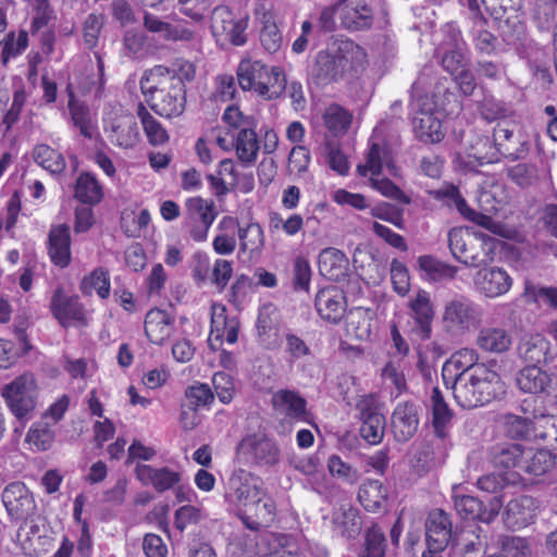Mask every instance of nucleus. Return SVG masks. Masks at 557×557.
Returning <instances> with one entry per match:
<instances>
[{"label":"nucleus","instance_id":"37998d69","mask_svg":"<svg viewBox=\"0 0 557 557\" xmlns=\"http://www.w3.org/2000/svg\"><path fill=\"white\" fill-rule=\"evenodd\" d=\"M259 143L257 134L250 126L240 128L236 139V154L239 161L246 165L252 164L258 156Z\"/></svg>","mask_w":557,"mask_h":557},{"label":"nucleus","instance_id":"5701e85b","mask_svg":"<svg viewBox=\"0 0 557 557\" xmlns=\"http://www.w3.org/2000/svg\"><path fill=\"white\" fill-rule=\"evenodd\" d=\"M499 160L494 140L488 136H479L469 146L465 157L459 156L460 166L467 171H475L478 166L497 162Z\"/></svg>","mask_w":557,"mask_h":557},{"label":"nucleus","instance_id":"5fc2aeb1","mask_svg":"<svg viewBox=\"0 0 557 557\" xmlns=\"http://www.w3.org/2000/svg\"><path fill=\"white\" fill-rule=\"evenodd\" d=\"M224 311L223 308L220 314L212 315V332H216V337L224 335L228 344H234L238 338L240 323L236 317L228 318L224 315Z\"/></svg>","mask_w":557,"mask_h":557},{"label":"nucleus","instance_id":"c9c22d12","mask_svg":"<svg viewBox=\"0 0 557 557\" xmlns=\"http://www.w3.org/2000/svg\"><path fill=\"white\" fill-rule=\"evenodd\" d=\"M554 465L555 458L549 450L525 446L519 469L531 475L540 476L548 472Z\"/></svg>","mask_w":557,"mask_h":557},{"label":"nucleus","instance_id":"4c0bfd02","mask_svg":"<svg viewBox=\"0 0 557 557\" xmlns=\"http://www.w3.org/2000/svg\"><path fill=\"white\" fill-rule=\"evenodd\" d=\"M430 407L432 411V425L435 435L443 440L446 437V428L453 418V411L449 409L443 393L435 386L430 396Z\"/></svg>","mask_w":557,"mask_h":557},{"label":"nucleus","instance_id":"1a4fd4ad","mask_svg":"<svg viewBox=\"0 0 557 557\" xmlns=\"http://www.w3.org/2000/svg\"><path fill=\"white\" fill-rule=\"evenodd\" d=\"M263 490L262 481L259 476L239 468L230 475L224 497L228 504L246 508L260 497Z\"/></svg>","mask_w":557,"mask_h":557},{"label":"nucleus","instance_id":"393cba45","mask_svg":"<svg viewBox=\"0 0 557 557\" xmlns=\"http://www.w3.org/2000/svg\"><path fill=\"white\" fill-rule=\"evenodd\" d=\"M480 356L473 348H461L451 355L442 369V376L446 383L449 384V376L463 375L471 370H481L491 366L490 363L479 362Z\"/></svg>","mask_w":557,"mask_h":557},{"label":"nucleus","instance_id":"3c124183","mask_svg":"<svg viewBox=\"0 0 557 557\" xmlns=\"http://www.w3.org/2000/svg\"><path fill=\"white\" fill-rule=\"evenodd\" d=\"M386 546L383 529L373 524L364 533V549L359 557H385Z\"/></svg>","mask_w":557,"mask_h":557},{"label":"nucleus","instance_id":"f3484780","mask_svg":"<svg viewBox=\"0 0 557 557\" xmlns=\"http://www.w3.org/2000/svg\"><path fill=\"white\" fill-rule=\"evenodd\" d=\"M473 283L479 293L488 298H496L510 289L512 278L504 269L492 267L479 270Z\"/></svg>","mask_w":557,"mask_h":557},{"label":"nucleus","instance_id":"bf43d9fd","mask_svg":"<svg viewBox=\"0 0 557 557\" xmlns=\"http://www.w3.org/2000/svg\"><path fill=\"white\" fill-rule=\"evenodd\" d=\"M437 198L445 199L448 206H454L465 218L470 221H476L480 216L474 210L468 207L466 200L461 196L459 189L455 186H448L436 193Z\"/></svg>","mask_w":557,"mask_h":557},{"label":"nucleus","instance_id":"20e7f679","mask_svg":"<svg viewBox=\"0 0 557 557\" xmlns=\"http://www.w3.org/2000/svg\"><path fill=\"white\" fill-rule=\"evenodd\" d=\"M237 82L243 90L255 91L265 100L280 98L286 87L282 69H269L261 61L243 60L237 67Z\"/></svg>","mask_w":557,"mask_h":557},{"label":"nucleus","instance_id":"dca6fc26","mask_svg":"<svg viewBox=\"0 0 557 557\" xmlns=\"http://www.w3.org/2000/svg\"><path fill=\"white\" fill-rule=\"evenodd\" d=\"M516 382L524 393H544L557 398V379H553L539 366H527L521 369L517 374Z\"/></svg>","mask_w":557,"mask_h":557},{"label":"nucleus","instance_id":"680f3d73","mask_svg":"<svg viewBox=\"0 0 557 557\" xmlns=\"http://www.w3.org/2000/svg\"><path fill=\"white\" fill-rule=\"evenodd\" d=\"M504 429L508 437L524 440L532 433V422L527 418L509 413L504 417Z\"/></svg>","mask_w":557,"mask_h":557},{"label":"nucleus","instance_id":"f8f14e48","mask_svg":"<svg viewBox=\"0 0 557 557\" xmlns=\"http://www.w3.org/2000/svg\"><path fill=\"white\" fill-rule=\"evenodd\" d=\"M469 7V36L472 40L476 52L481 54H492L496 51L498 39L490 32L488 21L483 15L480 2L476 0H468Z\"/></svg>","mask_w":557,"mask_h":557},{"label":"nucleus","instance_id":"052dcab7","mask_svg":"<svg viewBox=\"0 0 557 557\" xmlns=\"http://www.w3.org/2000/svg\"><path fill=\"white\" fill-rule=\"evenodd\" d=\"M498 545L504 557H530L531 548L528 541L520 536L502 535Z\"/></svg>","mask_w":557,"mask_h":557},{"label":"nucleus","instance_id":"2f4dec72","mask_svg":"<svg viewBox=\"0 0 557 557\" xmlns=\"http://www.w3.org/2000/svg\"><path fill=\"white\" fill-rule=\"evenodd\" d=\"M348 258L334 247L324 248L319 255V271L321 275L331 281H341L348 270Z\"/></svg>","mask_w":557,"mask_h":557},{"label":"nucleus","instance_id":"a18cd8bd","mask_svg":"<svg viewBox=\"0 0 557 557\" xmlns=\"http://www.w3.org/2000/svg\"><path fill=\"white\" fill-rule=\"evenodd\" d=\"M185 218L187 222H202L212 224L216 218L213 201L202 199L201 197H193L186 200Z\"/></svg>","mask_w":557,"mask_h":557},{"label":"nucleus","instance_id":"a211bd4d","mask_svg":"<svg viewBox=\"0 0 557 557\" xmlns=\"http://www.w3.org/2000/svg\"><path fill=\"white\" fill-rule=\"evenodd\" d=\"M110 141L122 149H131L139 141L140 135L135 117L123 113L112 117L107 127Z\"/></svg>","mask_w":557,"mask_h":557},{"label":"nucleus","instance_id":"49530a36","mask_svg":"<svg viewBox=\"0 0 557 557\" xmlns=\"http://www.w3.org/2000/svg\"><path fill=\"white\" fill-rule=\"evenodd\" d=\"M418 267L432 281L453 280L458 273V268L440 261L425 255L418 258Z\"/></svg>","mask_w":557,"mask_h":557},{"label":"nucleus","instance_id":"69168bd1","mask_svg":"<svg viewBox=\"0 0 557 557\" xmlns=\"http://www.w3.org/2000/svg\"><path fill=\"white\" fill-rule=\"evenodd\" d=\"M327 468L332 475L343 479L348 484H356L360 479L358 470L343 461L337 455H332L329 458Z\"/></svg>","mask_w":557,"mask_h":557},{"label":"nucleus","instance_id":"f03ea898","mask_svg":"<svg viewBox=\"0 0 557 557\" xmlns=\"http://www.w3.org/2000/svg\"><path fill=\"white\" fill-rule=\"evenodd\" d=\"M364 52L350 39H336L319 51L310 67L311 81L317 86L337 83L361 65Z\"/></svg>","mask_w":557,"mask_h":557},{"label":"nucleus","instance_id":"0e129e2a","mask_svg":"<svg viewBox=\"0 0 557 557\" xmlns=\"http://www.w3.org/2000/svg\"><path fill=\"white\" fill-rule=\"evenodd\" d=\"M1 40L3 44L2 62L7 64L11 58H15L26 49L28 35L26 32L22 30L18 33L17 38H15L14 33H10Z\"/></svg>","mask_w":557,"mask_h":557},{"label":"nucleus","instance_id":"4d7b16f0","mask_svg":"<svg viewBox=\"0 0 557 557\" xmlns=\"http://www.w3.org/2000/svg\"><path fill=\"white\" fill-rule=\"evenodd\" d=\"M334 521L339 533L346 539H355L361 531V520L357 509L343 510Z\"/></svg>","mask_w":557,"mask_h":557},{"label":"nucleus","instance_id":"0eeeda50","mask_svg":"<svg viewBox=\"0 0 557 557\" xmlns=\"http://www.w3.org/2000/svg\"><path fill=\"white\" fill-rule=\"evenodd\" d=\"M8 408L18 420L26 418L36 407L38 385L34 373L24 372L1 388Z\"/></svg>","mask_w":557,"mask_h":557},{"label":"nucleus","instance_id":"c85d7f7f","mask_svg":"<svg viewBox=\"0 0 557 557\" xmlns=\"http://www.w3.org/2000/svg\"><path fill=\"white\" fill-rule=\"evenodd\" d=\"M451 539L449 516L442 509L432 511L426 521V544L434 548H446Z\"/></svg>","mask_w":557,"mask_h":557},{"label":"nucleus","instance_id":"79ce46f5","mask_svg":"<svg viewBox=\"0 0 557 557\" xmlns=\"http://www.w3.org/2000/svg\"><path fill=\"white\" fill-rule=\"evenodd\" d=\"M274 534L260 535L252 557H298L296 552Z\"/></svg>","mask_w":557,"mask_h":557},{"label":"nucleus","instance_id":"8fccbe9b","mask_svg":"<svg viewBox=\"0 0 557 557\" xmlns=\"http://www.w3.org/2000/svg\"><path fill=\"white\" fill-rule=\"evenodd\" d=\"M238 238L242 251L260 252L264 246V234L261 225L251 222L245 227L238 226Z\"/></svg>","mask_w":557,"mask_h":557},{"label":"nucleus","instance_id":"58836bf2","mask_svg":"<svg viewBox=\"0 0 557 557\" xmlns=\"http://www.w3.org/2000/svg\"><path fill=\"white\" fill-rule=\"evenodd\" d=\"M136 114L143 125L148 143L152 146L165 145L170 136L162 124L148 111L143 102L136 107Z\"/></svg>","mask_w":557,"mask_h":557},{"label":"nucleus","instance_id":"412c9836","mask_svg":"<svg viewBox=\"0 0 557 557\" xmlns=\"http://www.w3.org/2000/svg\"><path fill=\"white\" fill-rule=\"evenodd\" d=\"M413 117V131L419 140L436 144L444 138L441 120L433 113V103L420 104Z\"/></svg>","mask_w":557,"mask_h":557},{"label":"nucleus","instance_id":"864d4df0","mask_svg":"<svg viewBox=\"0 0 557 557\" xmlns=\"http://www.w3.org/2000/svg\"><path fill=\"white\" fill-rule=\"evenodd\" d=\"M506 175L521 188L535 185L540 180L539 169L532 163H518L506 169Z\"/></svg>","mask_w":557,"mask_h":557},{"label":"nucleus","instance_id":"ea45409f","mask_svg":"<svg viewBox=\"0 0 557 557\" xmlns=\"http://www.w3.org/2000/svg\"><path fill=\"white\" fill-rule=\"evenodd\" d=\"M387 492L379 480H368L358 492V499L362 507L370 512H376L383 508Z\"/></svg>","mask_w":557,"mask_h":557},{"label":"nucleus","instance_id":"9b49d317","mask_svg":"<svg viewBox=\"0 0 557 557\" xmlns=\"http://www.w3.org/2000/svg\"><path fill=\"white\" fill-rule=\"evenodd\" d=\"M356 409L361 421V437L372 445L381 443L385 433L386 420L380 410L376 398L373 395L362 396L356 404Z\"/></svg>","mask_w":557,"mask_h":557},{"label":"nucleus","instance_id":"9d476101","mask_svg":"<svg viewBox=\"0 0 557 557\" xmlns=\"http://www.w3.org/2000/svg\"><path fill=\"white\" fill-rule=\"evenodd\" d=\"M248 25L246 17L236 18L227 7H216L211 14L212 35L221 42L242 46L246 42L245 30Z\"/></svg>","mask_w":557,"mask_h":557},{"label":"nucleus","instance_id":"bb28decb","mask_svg":"<svg viewBox=\"0 0 557 557\" xmlns=\"http://www.w3.org/2000/svg\"><path fill=\"white\" fill-rule=\"evenodd\" d=\"M535 509L533 497L521 495L507 504L503 515L504 522L512 530L524 528L533 521Z\"/></svg>","mask_w":557,"mask_h":557},{"label":"nucleus","instance_id":"c03bdc74","mask_svg":"<svg viewBox=\"0 0 557 557\" xmlns=\"http://www.w3.org/2000/svg\"><path fill=\"white\" fill-rule=\"evenodd\" d=\"M34 161L52 174L64 171L66 162L61 152L46 144H38L33 149Z\"/></svg>","mask_w":557,"mask_h":557},{"label":"nucleus","instance_id":"423d86ee","mask_svg":"<svg viewBox=\"0 0 557 557\" xmlns=\"http://www.w3.org/2000/svg\"><path fill=\"white\" fill-rule=\"evenodd\" d=\"M236 459L253 468H271L281 460L277 443L263 431L245 434L235 448Z\"/></svg>","mask_w":557,"mask_h":557},{"label":"nucleus","instance_id":"a19ab883","mask_svg":"<svg viewBox=\"0 0 557 557\" xmlns=\"http://www.w3.org/2000/svg\"><path fill=\"white\" fill-rule=\"evenodd\" d=\"M260 42L269 53L277 52L283 44V35L278 29L275 16L272 12H263L260 16Z\"/></svg>","mask_w":557,"mask_h":557},{"label":"nucleus","instance_id":"6e6d98bb","mask_svg":"<svg viewBox=\"0 0 557 557\" xmlns=\"http://www.w3.org/2000/svg\"><path fill=\"white\" fill-rule=\"evenodd\" d=\"M433 81L431 67H424L411 86V101L414 106L433 103L430 99V87Z\"/></svg>","mask_w":557,"mask_h":557},{"label":"nucleus","instance_id":"de8ad7c7","mask_svg":"<svg viewBox=\"0 0 557 557\" xmlns=\"http://www.w3.org/2000/svg\"><path fill=\"white\" fill-rule=\"evenodd\" d=\"M75 197L83 203H98L103 197L102 187L92 174L82 173L76 181Z\"/></svg>","mask_w":557,"mask_h":557},{"label":"nucleus","instance_id":"4468645a","mask_svg":"<svg viewBox=\"0 0 557 557\" xmlns=\"http://www.w3.org/2000/svg\"><path fill=\"white\" fill-rule=\"evenodd\" d=\"M4 508L12 520H27L36 510L30 491L22 482L8 484L1 494Z\"/></svg>","mask_w":557,"mask_h":557},{"label":"nucleus","instance_id":"6ab92c4d","mask_svg":"<svg viewBox=\"0 0 557 557\" xmlns=\"http://www.w3.org/2000/svg\"><path fill=\"white\" fill-rule=\"evenodd\" d=\"M50 309L52 315L63 327L72 322L86 323L85 310L77 296H66L61 288H58L51 298Z\"/></svg>","mask_w":557,"mask_h":557},{"label":"nucleus","instance_id":"ddd939ff","mask_svg":"<svg viewBox=\"0 0 557 557\" xmlns=\"http://www.w3.org/2000/svg\"><path fill=\"white\" fill-rule=\"evenodd\" d=\"M493 140L497 149L498 157L518 160L527 156L529 151L528 141L518 131L517 126L508 121H502L496 124L493 132Z\"/></svg>","mask_w":557,"mask_h":557},{"label":"nucleus","instance_id":"774afa93","mask_svg":"<svg viewBox=\"0 0 557 557\" xmlns=\"http://www.w3.org/2000/svg\"><path fill=\"white\" fill-rule=\"evenodd\" d=\"M442 66L451 76L471 65L470 59L458 47L447 50L442 57Z\"/></svg>","mask_w":557,"mask_h":557},{"label":"nucleus","instance_id":"13d9d810","mask_svg":"<svg viewBox=\"0 0 557 557\" xmlns=\"http://www.w3.org/2000/svg\"><path fill=\"white\" fill-rule=\"evenodd\" d=\"M246 508L253 513V517L262 522L263 525H269L275 518V503L272 497L267 495L264 490L260 494V497Z\"/></svg>","mask_w":557,"mask_h":557},{"label":"nucleus","instance_id":"e2e57ef3","mask_svg":"<svg viewBox=\"0 0 557 557\" xmlns=\"http://www.w3.org/2000/svg\"><path fill=\"white\" fill-rule=\"evenodd\" d=\"M557 0H536L533 8V20L541 30H547L556 17Z\"/></svg>","mask_w":557,"mask_h":557},{"label":"nucleus","instance_id":"09e8293b","mask_svg":"<svg viewBox=\"0 0 557 557\" xmlns=\"http://www.w3.org/2000/svg\"><path fill=\"white\" fill-rule=\"evenodd\" d=\"M324 124L335 136L345 134L351 123L352 115L338 104H331L323 114Z\"/></svg>","mask_w":557,"mask_h":557},{"label":"nucleus","instance_id":"72a5a7b5","mask_svg":"<svg viewBox=\"0 0 557 557\" xmlns=\"http://www.w3.org/2000/svg\"><path fill=\"white\" fill-rule=\"evenodd\" d=\"M475 344L483 351L503 354L510 348L512 338L504 327L484 326L479 331Z\"/></svg>","mask_w":557,"mask_h":557},{"label":"nucleus","instance_id":"473e14b6","mask_svg":"<svg viewBox=\"0 0 557 557\" xmlns=\"http://www.w3.org/2000/svg\"><path fill=\"white\" fill-rule=\"evenodd\" d=\"M272 405L275 410L290 419L306 420L307 401L298 392L280 389L272 396Z\"/></svg>","mask_w":557,"mask_h":557},{"label":"nucleus","instance_id":"6e6552de","mask_svg":"<svg viewBox=\"0 0 557 557\" xmlns=\"http://www.w3.org/2000/svg\"><path fill=\"white\" fill-rule=\"evenodd\" d=\"M448 246L454 258L467 267L480 268L486 264L483 238L468 228H451Z\"/></svg>","mask_w":557,"mask_h":557},{"label":"nucleus","instance_id":"603ef678","mask_svg":"<svg viewBox=\"0 0 557 557\" xmlns=\"http://www.w3.org/2000/svg\"><path fill=\"white\" fill-rule=\"evenodd\" d=\"M81 290L84 295H91L97 292L100 298L106 299L110 295V278L108 271L99 268L94 270L89 276L81 283Z\"/></svg>","mask_w":557,"mask_h":557},{"label":"nucleus","instance_id":"c756f323","mask_svg":"<svg viewBox=\"0 0 557 557\" xmlns=\"http://www.w3.org/2000/svg\"><path fill=\"white\" fill-rule=\"evenodd\" d=\"M174 321L170 314L161 309H151L146 314L145 334L156 345H163L174 331Z\"/></svg>","mask_w":557,"mask_h":557},{"label":"nucleus","instance_id":"f704fd0d","mask_svg":"<svg viewBox=\"0 0 557 557\" xmlns=\"http://www.w3.org/2000/svg\"><path fill=\"white\" fill-rule=\"evenodd\" d=\"M524 448L520 443H497L488 449V460L497 468H520Z\"/></svg>","mask_w":557,"mask_h":557},{"label":"nucleus","instance_id":"b1692460","mask_svg":"<svg viewBox=\"0 0 557 557\" xmlns=\"http://www.w3.org/2000/svg\"><path fill=\"white\" fill-rule=\"evenodd\" d=\"M454 508L457 515L465 520H478L481 522L490 523L498 515L500 504L498 500L491 504V509L486 510L483 503L471 495H457L453 496Z\"/></svg>","mask_w":557,"mask_h":557},{"label":"nucleus","instance_id":"7ed1b4c3","mask_svg":"<svg viewBox=\"0 0 557 557\" xmlns=\"http://www.w3.org/2000/svg\"><path fill=\"white\" fill-rule=\"evenodd\" d=\"M471 370L463 375L449 376L453 396L462 409H474L490 404L503 389L500 375L492 364Z\"/></svg>","mask_w":557,"mask_h":557},{"label":"nucleus","instance_id":"f257e3e1","mask_svg":"<svg viewBox=\"0 0 557 557\" xmlns=\"http://www.w3.org/2000/svg\"><path fill=\"white\" fill-rule=\"evenodd\" d=\"M139 87L146 102L158 115L173 119L185 111V83L169 72L166 66L156 65L147 70L139 81Z\"/></svg>","mask_w":557,"mask_h":557},{"label":"nucleus","instance_id":"e433bc0d","mask_svg":"<svg viewBox=\"0 0 557 557\" xmlns=\"http://www.w3.org/2000/svg\"><path fill=\"white\" fill-rule=\"evenodd\" d=\"M548 351L549 342L540 334L525 336L518 345L519 357L529 366L546 362Z\"/></svg>","mask_w":557,"mask_h":557},{"label":"nucleus","instance_id":"cd10ccee","mask_svg":"<svg viewBox=\"0 0 557 557\" xmlns=\"http://www.w3.org/2000/svg\"><path fill=\"white\" fill-rule=\"evenodd\" d=\"M409 307L416 322L414 331L421 339L430 338L434 310L429 294L425 290H419L416 297L410 300Z\"/></svg>","mask_w":557,"mask_h":557},{"label":"nucleus","instance_id":"a878e982","mask_svg":"<svg viewBox=\"0 0 557 557\" xmlns=\"http://www.w3.org/2000/svg\"><path fill=\"white\" fill-rule=\"evenodd\" d=\"M48 253L57 267L63 269L71 263V230L67 224L51 226L48 235Z\"/></svg>","mask_w":557,"mask_h":557},{"label":"nucleus","instance_id":"2eb2a0df","mask_svg":"<svg viewBox=\"0 0 557 557\" xmlns=\"http://www.w3.org/2000/svg\"><path fill=\"white\" fill-rule=\"evenodd\" d=\"M419 406L413 401L399 403L391 417V431L398 443H406L419 429Z\"/></svg>","mask_w":557,"mask_h":557},{"label":"nucleus","instance_id":"338daca9","mask_svg":"<svg viewBox=\"0 0 557 557\" xmlns=\"http://www.w3.org/2000/svg\"><path fill=\"white\" fill-rule=\"evenodd\" d=\"M233 274V263L224 259H216L210 269L208 282L214 285L218 290H223L228 284Z\"/></svg>","mask_w":557,"mask_h":557},{"label":"nucleus","instance_id":"4be33fe9","mask_svg":"<svg viewBox=\"0 0 557 557\" xmlns=\"http://www.w3.org/2000/svg\"><path fill=\"white\" fill-rule=\"evenodd\" d=\"M135 475L144 485H151L158 493L174 488L182 480V474L169 467L153 468L141 463L135 467Z\"/></svg>","mask_w":557,"mask_h":557},{"label":"nucleus","instance_id":"39448f33","mask_svg":"<svg viewBox=\"0 0 557 557\" xmlns=\"http://www.w3.org/2000/svg\"><path fill=\"white\" fill-rule=\"evenodd\" d=\"M482 315V309L474 300L466 295H456L444 305L443 331L453 338L463 337L481 324Z\"/></svg>","mask_w":557,"mask_h":557},{"label":"nucleus","instance_id":"aec40b11","mask_svg":"<svg viewBox=\"0 0 557 557\" xmlns=\"http://www.w3.org/2000/svg\"><path fill=\"white\" fill-rule=\"evenodd\" d=\"M314 306L319 315L331 323L342 320L346 311V300L343 290L336 286H329L318 292Z\"/></svg>","mask_w":557,"mask_h":557},{"label":"nucleus","instance_id":"7c9ffc66","mask_svg":"<svg viewBox=\"0 0 557 557\" xmlns=\"http://www.w3.org/2000/svg\"><path fill=\"white\" fill-rule=\"evenodd\" d=\"M499 23L503 40L509 46H522L527 39L524 15L521 9L507 11L504 16L495 18Z\"/></svg>","mask_w":557,"mask_h":557}]
</instances>
